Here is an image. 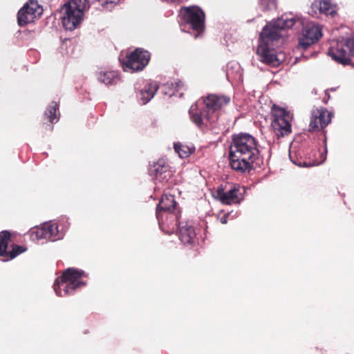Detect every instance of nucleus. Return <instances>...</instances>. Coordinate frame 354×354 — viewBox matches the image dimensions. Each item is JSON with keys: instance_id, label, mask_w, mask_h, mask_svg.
Masks as SVG:
<instances>
[{"instance_id": "nucleus-1", "label": "nucleus", "mask_w": 354, "mask_h": 354, "mask_svg": "<svg viewBox=\"0 0 354 354\" xmlns=\"http://www.w3.org/2000/svg\"><path fill=\"white\" fill-rule=\"evenodd\" d=\"M258 142L249 133H241L232 137L229 160L231 168L241 174L250 173L259 160Z\"/></svg>"}, {"instance_id": "nucleus-2", "label": "nucleus", "mask_w": 354, "mask_h": 354, "mask_svg": "<svg viewBox=\"0 0 354 354\" xmlns=\"http://www.w3.org/2000/svg\"><path fill=\"white\" fill-rule=\"evenodd\" d=\"M230 102V97L209 94L203 98L201 103L192 106L189 113L192 122L200 129H203L216 120L215 112Z\"/></svg>"}, {"instance_id": "nucleus-3", "label": "nucleus", "mask_w": 354, "mask_h": 354, "mask_svg": "<svg viewBox=\"0 0 354 354\" xmlns=\"http://www.w3.org/2000/svg\"><path fill=\"white\" fill-rule=\"evenodd\" d=\"M84 275L83 271L73 268H67L55 281L54 290L56 294L60 297L66 296L84 286L86 283L80 281Z\"/></svg>"}, {"instance_id": "nucleus-4", "label": "nucleus", "mask_w": 354, "mask_h": 354, "mask_svg": "<svg viewBox=\"0 0 354 354\" xmlns=\"http://www.w3.org/2000/svg\"><path fill=\"white\" fill-rule=\"evenodd\" d=\"M86 0H70L63 7V26L69 30L75 29L83 19Z\"/></svg>"}, {"instance_id": "nucleus-5", "label": "nucleus", "mask_w": 354, "mask_h": 354, "mask_svg": "<svg viewBox=\"0 0 354 354\" xmlns=\"http://www.w3.org/2000/svg\"><path fill=\"white\" fill-rule=\"evenodd\" d=\"M271 127L278 138L284 137L292 132V117L285 109L273 104L271 108Z\"/></svg>"}, {"instance_id": "nucleus-6", "label": "nucleus", "mask_w": 354, "mask_h": 354, "mask_svg": "<svg viewBox=\"0 0 354 354\" xmlns=\"http://www.w3.org/2000/svg\"><path fill=\"white\" fill-rule=\"evenodd\" d=\"M180 16L183 22L189 25L196 35L195 38L201 36L205 30V15L201 8L196 6L182 7Z\"/></svg>"}, {"instance_id": "nucleus-7", "label": "nucleus", "mask_w": 354, "mask_h": 354, "mask_svg": "<svg viewBox=\"0 0 354 354\" xmlns=\"http://www.w3.org/2000/svg\"><path fill=\"white\" fill-rule=\"evenodd\" d=\"M295 24L293 19H279L273 25H266L260 33L259 45L269 46L270 42L278 41L280 37V30L286 28H291Z\"/></svg>"}, {"instance_id": "nucleus-8", "label": "nucleus", "mask_w": 354, "mask_h": 354, "mask_svg": "<svg viewBox=\"0 0 354 354\" xmlns=\"http://www.w3.org/2000/svg\"><path fill=\"white\" fill-rule=\"evenodd\" d=\"M328 55L339 64H349L354 55V39L348 38L337 41L329 48Z\"/></svg>"}, {"instance_id": "nucleus-9", "label": "nucleus", "mask_w": 354, "mask_h": 354, "mask_svg": "<svg viewBox=\"0 0 354 354\" xmlns=\"http://www.w3.org/2000/svg\"><path fill=\"white\" fill-rule=\"evenodd\" d=\"M150 60V53L142 48H138L127 55L126 59L122 62L124 71L136 72L142 71Z\"/></svg>"}, {"instance_id": "nucleus-10", "label": "nucleus", "mask_w": 354, "mask_h": 354, "mask_svg": "<svg viewBox=\"0 0 354 354\" xmlns=\"http://www.w3.org/2000/svg\"><path fill=\"white\" fill-rule=\"evenodd\" d=\"M43 13L42 6L35 0H29L19 10L17 13V23L21 27L32 23Z\"/></svg>"}, {"instance_id": "nucleus-11", "label": "nucleus", "mask_w": 354, "mask_h": 354, "mask_svg": "<svg viewBox=\"0 0 354 354\" xmlns=\"http://www.w3.org/2000/svg\"><path fill=\"white\" fill-rule=\"evenodd\" d=\"M180 213V210L178 209L163 212V213L159 212L156 214V218L161 230L167 234H174L182 225L179 222Z\"/></svg>"}, {"instance_id": "nucleus-12", "label": "nucleus", "mask_w": 354, "mask_h": 354, "mask_svg": "<svg viewBox=\"0 0 354 354\" xmlns=\"http://www.w3.org/2000/svg\"><path fill=\"white\" fill-rule=\"evenodd\" d=\"M332 113L324 107L317 108L311 111L308 131L317 132L324 129L331 122Z\"/></svg>"}, {"instance_id": "nucleus-13", "label": "nucleus", "mask_w": 354, "mask_h": 354, "mask_svg": "<svg viewBox=\"0 0 354 354\" xmlns=\"http://www.w3.org/2000/svg\"><path fill=\"white\" fill-rule=\"evenodd\" d=\"M10 237L11 234L8 231L0 232V258L3 261L13 259L26 250V248L23 246L12 245V250L7 251L8 244L11 241Z\"/></svg>"}, {"instance_id": "nucleus-14", "label": "nucleus", "mask_w": 354, "mask_h": 354, "mask_svg": "<svg viewBox=\"0 0 354 354\" xmlns=\"http://www.w3.org/2000/svg\"><path fill=\"white\" fill-rule=\"evenodd\" d=\"M28 234L32 241L46 239L53 241L58 235V226L55 223H46L41 227L31 228Z\"/></svg>"}, {"instance_id": "nucleus-15", "label": "nucleus", "mask_w": 354, "mask_h": 354, "mask_svg": "<svg viewBox=\"0 0 354 354\" xmlns=\"http://www.w3.org/2000/svg\"><path fill=\"white\" fill-rule=\"evenodd\" d=\"M322 37V28L319 25L308 24L303 30V35L299 39V45L306 50L311 45L317 42Z\"/></svg>"}, {"instance_id": "nucleus-16", "label": "nucleus", "mask_w": 354, "mask_h": 354, "mask_svg": "<svg viewBox=\"0 0 354 354\" xmlns=\"http://www.w3.org/2000/svg\"><path fill=\"white\" fill-rule=\"evenodd\" d=\"M217 196L220 201L225 205L239 203L241 200V187L238 184L230 185L227 189L218 188L216 191Z\"/></svg>"}, {"instance_id": "nucleus-17", "label": "nucleus", "mask_w": 354, "mask_h": 354, "mask_svg": "<svg viewBox=\"0 0 354 354\" xmlns=\"http://www.w3.org/2000/svg\"><path fill=\"white\" fill-rule=\"evenodd\" d=\"M257 55L260 57V61L272 67H277L281 63L279 55H277L274 49L269 46L259 45L257 50Z\"/></svg>"}, {"instance_id": "nucleus-18", "label": "nucleus", "mask_w": 354, "mask_h": 354, "mask_svg": "<svg viewBox=\"0 0 354 354\" xmlns=\"http://www.w3.org/2000/svg\"><path fill=\"white\" fill-rule=\"evenodd\" d=\"M151 175L160 181H167L171 176L169 165L164 160H159L150 169Z\"/></svg>"}, {"instance_id": "nucleus-19", "label": "nucleus", "mask_w": 354, "mask_h": 354, "mask_svg": "<svg viewBox=\"0 0 354 354\" xmlns=\"http://www.w3.org/2000/svg\"><path fill=\"white\" fill-rule=\"evenodd\" d=\"M179 239L184 245H194L196 243L194 227L188 223H183L178 227Z\"/></svg>"}, {"instance_id": "nucleus-20", "label": "nucleus", "mask_w": 354, "mask_h": 354, "mask_svg": "<svg viewBox=\"0 0 354 354\" xmlns=\"http://www.w3.org/2000/svg\"><path fill=\"white\" fill-rule=\"evenodd\" d=\"M178 203L175 200L174 195L165 194L162 195L160 201L157 205L156 214L159 212H169L172 210H178Z\"/></svg>"}, {"instance_id": "nucleus-21", "label": "nucleus", "mask_w": 354, "mask_h": 354, "mask_svg": "<svg viewBox=\"0 0 354 354\" xmlns=\"http://www.w3.org/2000/svg\"><path fill=\"white\" fill-rule=\"evenodd\" d=\"M159 86L156 82H150L140 91V99L142 104L149 102L156 93Z\"/></svg>"}, {"instance_id": "nucleus-22", "label": "nucleus", "mask_w": 354, "mask_h": 354, "mask_svg": "<svg viewBox=\"0 0 354 354\" xmlns=\"http://www.w3.org/2000/svg\"><path fill=\"white\" fill-rule=\"evenodd\" d=\"M97 79L106 85H114L118 82L120 77L116 71H100L97 74Z\"/></svg>"}, {"instance_id": "nucleus-23", "label": "nucleus", "mask_w": 354, "mask_h": 354, "mask_svg": "<svg viewBox=\"0 0 354 354\" xmlns=\"http://www.w3.org/2000/svg\"><path fill=\"white\" fill-rule=\"evenodd\" d=\"M313 6L318 8L321 13L332 17L337 15V6L333 4L330 0H322L319 2L318 5L314 3Z\"/></svg>"}, {"instance_id": "nucleus-24", "label": "nucleus", "mask_w": 354, "mask_h": 354, "mask_svg": "<svg viewBox=\"0 0 354 354\" xmlns=\"http://www.w3.org/2000/svg\"><path fill=\"white\" fill-rule=\"evenodd\" d=\"M58 109V104L56 102L53 101L50 103L48 107L46 109L45 115L51 123H55L57 121L56 111Z\"/></svg>"}, {"instance_id": "nucleus-25", "label": "nucleus", "mask_w": 354, "mask_h": 354, "mask_svg": "<svg viewBox=\"0 0 354 354\" xmlns=\"http://www.w3.org/2000/svg\"><path fill=\"white\" fill-rule=\"evenodd\" d=\"M174 148L175 151L181 158H187L192 153L191 148H189L187 145H183L180 142L175 143Z\"/></svg>"}, {"instance_id": "nucleus-26", "label": "nucleus", "mask_w": 354, "mask_h": 354, "mask_svg": "<svg viewBox=\"0 0 354 354\" xmlns=\"http://www.w3.org/2000/svg\"><path fill=\"white\" fill-rule=\"evenodd\" d=\"M104 10H111L120 0H97Z\"/></svg>"}, {"instance_id": "nucleus-27", "label": "nucleus", "mask_w": 354, "mask_h": 354, "mask_svg": "<svg viewBox=\"0 0 354 354\" xmlns=\"http://www.w3.org/2000/svg\"><path fill=\"white\" fill-rule=\"evenodd\" d=\"M229 216H230V214L229 213H226L224 215H223L221 218H220V221L222 224H226L227 223V220H228V218H229Z\"/></svg>"}, {"instance_id": "nucleus-28", "label": "nucleus", "mask_w": 354, "mask_h": 354, "mask_svg": "<svg viewBox=\"0 0 354 354\" xmlns=\"http://www.w3.org/2000/svg\"><path fill=\"white\" fill-rule=\"evenodd\" d=\"M295 163L296 165H299V166H301V165H302V164H301V162H298V163H297V162H295ZM303 163H304V164H303V166H305V167H306V166H307V165H306V163L305 162H304Z\"/></svg>"}, {"instance_id": "nucleus-29", "label": "nucleus", "mask_w": 354, "mask_h": 354, "mask_svg": "<svg viewBox=\"0 0 354 354\" xmlns=\"http://www.w3.org/2000/svg\"><path fill=\"white\" fill-rule=\"evenodd\" d=\"M280 56H281V59H283V55H279V57H280Z\"/></svg>"}]
</instances>
